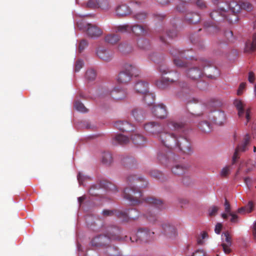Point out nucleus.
I'll use <instances>...</instances> for the list:
<instances>
[{
	"instance_id": "nucleus-1",
	"label": "nucleus",
	"mask_w": 256,
	"mask_h": 256,
	"mask_svg": "<svg viewBox=\"0 0 256 256\" xmlns=\"http://www.w3.org/2000/svg\"><path fill=\"white\" fill-rule=\"evenodd\" d=\"M166 127L172 132L162 134L160 137L162 144L168 148L176 147L184 154H192L193 150L190 140L181 134L185 128V124L168 120L166 122Z\"/></svg>"
},
{
	"instance_id": "nucleus-2",
	"label": "nucleus",
	"mask_w": 256,
	"mask_h": 256,
	"mask_svg": "<svg viewBox=\"0 0 256 256\" xmlns=\"http://www.w3.org/2000/svg\"><path fill=\"white\" fill-rule=\"evenodd\" d=\"M214 4L218 5L216 10L210 14V16L216 22H220L224 20L230 23L236 22L238 20L236 14L242 10L250 11L252 8V6L248 2L244 1H231L227 4L222 0H212Z\"/></svg>"
},
{
	"instance_id": "nucleus-3",
	"label": "nucleus",
	"mask_w": 256,
	"mask_h": 256,
	"mask_svg": "<svg viewBox=\"0 0 256 256\" xmlns=\"http://www.w3.org/2000/svg\"><path fill=\"white\" fill-rule=\"evenodd\" d=\"M123 192L124 198L132 204L137 205L144 202L152 204V206L149 207L143 216L151 222H154L158 220V214L156 212V208L160 210L164 208L163 202L161 200L152 196L144 198L142 191L134 186L126 188Z\"/></svg>"
},
{
	"instance_id": "nucleus-4",
	"label": "nucleus",
	"mask_w": 256,
	"mask_h": 256,
	"mask_svg": "<svg viewBox=\"0 0 256 256\" xmlns=\"http://www.w3.org/2000/svg\"><path fill=\"white\" fill-rule=\"evenodd\" d=\"M204 74L209 78L214 79L219 76L220 72L216 68L211 66V64L206 60L201 62L200 66L194 64L186 72L187 76L193 80H198Z\"/></svg>"
},
{
	"instance_id": "nucleus-5",
	"label": "nucleus",
	"mask_w": 256,
	"mask_h": 256,
	"mask_svg": "<svg viewBox=\"0 0 256 256\" xmlns=\"http://www.w3.org/2000/svg\"><path fill=\"white\" fill-rule=\"evenodd\" d=\"M121 230L116 226L109 227L106 234H100L94 238L91 241L92 246H102L109 244L110 240H120Z\"/></svg>"
},
{
	"instance_id": "nucleus-6",
	"label": "nucleus",
	"mask_w": 256,
	"mask_h": 256,
	"mask_svg": "<svg viewBox=\"0 0 256 256\" xmlns=\"http://www.w3.org/2000/svg\"><path fill=\"white\" fill-rule=\"evenodd\" d=\"M104 188L108 190L118 192L116 186L111 182L101 180L96 184L92 185L89 189V193L92 196L99 195L100 188Z\"/></svg>"
},
{
	"instance_id": "nucleus-7",
	"label": "nucleus",
	"mask_w": 256,
	"mask_h": 256,
	"mask_svg": "<svg viewBox=\"0 0 256 256\" xmlns=\"http://www.w3.org/2000/svg\"><path fill=\"white\" fill-rule=\"evenodd\" d=\"M136 70L135 66L126 64L124 66V70L120 72L118 75V82L122 84H126L129 82Z\"/></svg>"
},
{
	"instance_id": "nucleus-8",
	"label": "nucleus",
	"mask_w": 256,
	"mask_h": 256,
	"mask_svg": "<svg viewBox=\"0 0 256 256\" xmlns=\"http://www.w3.org/2000/svg\"><path fill=\"white\" fill-rule=\"evenodd\" d=\"M144 128L148 133L156 136L162 143L161 135L164 133H170L164 130L160 123L156 122H150L146 124Z\"/></svg>"
},
{
	"instance_id": "nucleus-9",
	"label": "nucleus",
	"mask_w": 256,
	"mask_h": 256,
	"mask_svg": "<svg viewBox=\"0 0 256 256\" xmlns=\"http://www.w3.org/2000/svg\"><path fill=\"white\" fill-rule=\"evenodd\" d=\"M154 234V232H150L148 228H141L138 230L136 236L130 237V239L132 242L134 240L136 242L140 241L146 242L152 238Z\"/></svg>"
},
{
	"instance_id": "nucleus-10",
	"label": "nucleus",
	"mask_w": 256,
	"mask_h": 256,
	"mask_svg": "<svg viewBox=\"0 0 256 256\" xmlns=\"http://www.w3.org/2000/svg\"><path fill=\"white\" fill-rule=\"evenodd\" d=\"M170 54L174 57V62L176 66L178 67H186V62L184 58L188 56L185 54V52L180 51L178 50L172 48L170 50Z\"/></svg>"
},
{
	"instance_id": "nucleus-11",
	"label": "nucleus",
	"mask_w": 256,
	"mask_h": 256,
	"mask_svg": "<svg viewBox=\"0 0 256 256\" xmlns=\"http://www.w3.org/2000/svg\"><path fill=\"white\" fill-rule=\"evenodd\" d=\"M178 79L179 74L176 72H172L167 77H164L160 80L157 81L156 85L160 88L164 89L166 88L167 84L174 83Z\"/></svg>"
},
{
	"instance_id": "nucleus-12",
	"label": "nucleus",
	"mask_w": 256,
	"mask_h": 256,
	"mask_svg": "<svg viewBox=\"0 0 256 256\" xmlns=\"http://www.w3.org/2000/svg\"><path fill=\"white\" fill-rule=\"evenodd\" d=\"M234 104L238 111V116L239 118H243L245 114L246 118V124H247L248 122L250 120L251 118L250 115V108H248L245 110L244 104L241 100H236L234 102Z\"/></svg>"
},
{
	"instance_id": "nucleus-13",
	"label": "nucleus",
	"mask_w": 256,
	"mask_h": 256,
	"mask_svg": "<svg viewBox=\"0 0 256 256\" xmlns=\"http://www.w3.org/2000/svg\"><path fill=\"white\" fill-rule=\"evenodd\" d=\"M250 137L249 134H246L244 136L242 143L238 145L236 148L235 152L232 156V163L236 162L238 159L240 158L239 152H244L247 150V146L250 144Z\"/></svg>"
},
{
	"instance_id": "nucleus-14",
	"label": "nucleus",
	"mask_w": 256,
	"mask_h": 256,
	"mask_svg": "<svg viewBox=\"0 0 256 256\" xmlns=\"http://www.w3.org/2000/svg\"><path fill=\"white\" fill-rule=\"evenodd\" d=\"M221 246L226 254H228L232 252L230 246L232 244V238L228 231L224 232L221 236Z\"/></svg>"
},
{
	"instance_id": "nucleus-15",
	"label": "nucleus",
	"mask_w": 256,
	"mask_h": 256,
	"mask_svg": "<svg viewBox=\"0 0 256 256\" xmlns=\"http://www.w3.org/2000/svg\"><path fill=\"white\" fill-rule=\"evenodd\" d=\"M256 162L254 160H249L242 162L237 171V174L242 172L244 174H248L254 170L256 168Z\"/></svg>"
},
{
	"instance_id": "nucleus-16",
	"label": "nucleus",
	"mask_w": 256,
	"mask_h": 256,
	"mask_svg": "<svg viewBox=\"0 0 256 256\" xmlns=\"http://www.w3.org/2000/svg\"><path fill=\"white\" fill-rule=\"evenodd\" d=\"M210 120L216 124L221 126L226 121V116L224 112L222 110H214L212 112L209 116Z\"/></svg>"
},
{
	"instance_id": "nucleus-17",
	"label": "nucleus",
	"mask_w": 256,
	"mask_h": 256,
	"mask_svg": "<svg viewBox=\"0 0 256 256\" xmlns=\"http://www.w3.org/2000/svg\"><path fill=\"white\" fill-rule=\"evenodd\" d=\"M87 34L91 38L99 37L102 34V30L96 25L86 24L84 28Z\"/></svg>"
},
{
	"instance_id": "nucleus-18",
	"label": "nucleus",
	"mask_w": 256,
	"mask_h": 256,
	"mask_svg": "<svg viewBox=\"0 0 256 256\" xmlns=\"http://www.w3.org/2000/svg\"><path fill=\"white\" fill-rule=\"evenodd\" d=\"M86 6L90 8H100L104 10H108L110 5L108 0H89Z\"/></svg>"
},
{
	"instance_id": "nucleus-19",
	"label": "nucleus",
	"mask_w": 256,
	"mask_h": 256,
	"mask_svg": "<svg viewBox=\"0 0 256 256\" xmlns=\"http://www.w3.org/2000/svg\"><path fill=\"white\" fill-rule=\"evenodd\" d=\"M149 28L146 25L135 24L130 25V32H132L136 36H143L149 32Z\"/></svg>"
},
{
	"instance_id": "nucleus-20",
	"label": "nucleus",
	"mask_w": 256,
	"mask_h": 256,
	"mask_svg": "<svg viewBox=\"0 0 256 256\" xmlns=\"http://www.w3.org/2000/svg\"><path fill=\"white\" fill-rule=\"evenodd\" d=\"M177 35L176 30H162L159 32L158 36L161 42L164 44H168V39H172L175 38Z\"/></svg>"
},
{
	"instance_id": "nucleus-21",
	"label": "nucleus",
	"mask_w": 256,
	"mask_h": 256,
	"mask_svg": "<svg viewBox=\"0 0 256 256\" xmlns=\"http://www.w3.org/2000/svg\"><path fill=\"white\" fill-rule=\"evenodd\" d=\"M162 234L167 238H174L177 236V232L175 227L168 223L162 225Z\"/></svg>"
},
{
	"instance_id": "nucleus-22",
	"label": "nucleus",
	"mask_w": 256,
	"mask_h": 256,
	"mask_svg": "<svg viewBox=\"0 0 256 256\" xmlns=\"http://www.w3.org/2000/svg\"><path fill=\"white\" fill-rule=\"evenodd\" d=\"M108 95L114 100H122L126 97V92L122 88L115 87L108 92Z\"/></svg>"
},
{
	"instance_id": "nucleus-23",
	"label": "nucleus",
	"mask_w": 256,
	"mask_h": 256,
	"mask_svg": "<svg viewBox=\"0 0 256 256\" xmlns=\"http://www.w3.org/2000/svg\"><path fill=\"white\" fill-rule=\"evenodd\" d=\"M154 115L159 118H164L167 116L166 107L162 104L154 106L152 110Z\"/></svg>"
},
{
	"instance_id": "nucleus-24",
	"label": "nucleus",
	"mask_w": 256,
	"mask_h": 256,
	"mask_svg": "<svg viewBox=\"0 0 256 256\" xmlns=\"http://www.w3.org/2000/svg\"><path fill=\"white\" fill-rule=\"evenodd\" d=\"M132 10L130 7L125 4L118 6L116 8V14L119 18H123L130 14Z\"/></svg>"
},
{
	"instance_id": "nucleus-25",
	"label": "nucleus",
	"mask_w": 256,
	"mask_h": 256,
	"mask_svg": "<svg viewBox=\"0 0 256 256\" xmlns=\"http://www.w3.org/2000/svg\"><path fill=\"white\" fill-rule=\"evenodd\" d=\"M96 54L100 59L105 62L110 61L113 57L112 52L102 48H98Z\"/></svg>"
},
{
	"instance_id": "nucleus-26",
	"label": "nucleus",
	"mask_w": 256,
	"mask_h": 256,
	"mask_svg": "<svg viewBox=\"0 0 256 256\" xmlns=\"http://www.w3.org/2000/svg\"><path fill=\"white\" fill-rule=\"evenodd\" d=\"M134 88L137 93L146 94L148 92V84L144 80H138L136 83Z\"/></svg>"
},
{
	"instance_id": "nucleus-27",
	"label": "nucleus",
	"mask_w": 256,
	"mask_h": 256,
	"mask_svg": "<svg viewBox=\"0 0 256 256\" xmlns=\"http://www.w3.org/2000/svg\"><path fill=\"white\" fill-rule=\"evenodd\" d=\"M128 182L129 184H136L138 182H141L142 183L138 185V186L142 188H146L148 184V182L145 179L137 175H130L128 176Z\"/></svg>"
},
{
	"instance_id": "nucleus-28",
	"label": "nucleus",
	"mask_w": 256,
	"mask_h": 256,
	"mask_svg": "<svg viewBox=\"0 0 256 256\" xmlns=\"http://www.w3.org/2000/svg\"><path fill=\"white\" fill-rule=\"evenodd\" d=\"M114 127L122 132L133 130V126L126 121L118 120L114 124Z\"/></svg>"
},
{
	"instance_id": "nucleus-29",
	"label": "nucleus",
	"mask_w": 256,
	"mask_h": 256,
	"mask_svg": "<svg viewBox=\"0 0 256 256\" xmlns=\"http://www.w3.org/2000/svg\"><path fill=\"white\" fill-rule=\"evenodd\" d=\"M188 170V166L184 164H178L172 168V174L176 176H182Z\"/></svg>"
},
{
	"instance_id": "nucleus-30",
	"label": "nucleus",
	"mask_w": 256,
	"mask_h": 256,
	"mask_svg": "<svg viewBox=\"0 0 256 256\" xmlns=\"http://www.w3.org/2000/svg\"><path fill=\"white\" fill-rule=\"evenodd\" d=\"M102 214L105 216H115L118 218L126 217V214L124 211L120 210H104L102 211Z\"/></svg>"
},
{
	"instance_id": "nucleus-31",
	"label": "nucleus",
	"mask_w": 256,
	"mask_h": 256,
	"mask_svg": "<svg viewBox=\"0 0 256 256\" xmlns=\"http://www.w3.org/2000/svg\"><path fill=\"white\" fill-rule=\"evenodd\" d=\"M185 20L188 24H195L200 20V16L196 12H188L185 15Z\"/></svg>"
},
{
	"instance_id": "nucleus-32",
	"label": "nucleus",
	"mask_w": 256,
	"mask_h": 256,
	"mask_svg": "<svg viewBox=\"0 0 256 256\" xmlns=\"http://www.w3.org/2000/svg\"><path fill=\"white\" fill-rule=\"evenodd\" d=\"M126 214V218H120L123 219L124 221L126 222L129 220H134L137 219L140 215L139 212L136 208H132L128 210V212H124Z\"/></svg>"
},
{
	"instance_id": "nucleus-33",
	"label": "nucleus",
	"mask_w": 256,
	"mask_h": 256,
	"mask_svg": "<svg viewBox=\"0 0 256 256\" xmlns=\"http://www.w3.org/2000/svg\"><path fill=\"white\" fill-rule=\"evenodd\" d=\"M172 154V152L170 151L161 150L158 154V158L162 164H166L170 160V156Z\"/></svg>"
},
{
	"instance_id": "nucleus-34",
	"label": "nucleus",
	"mask_w": 256,
	"mask_h": 256,
	"mask_svg": "<svg viewBox=\"0 0 256 256\" xmlns=\"http://www.w3.org/2000/svg\"><path fill=\"white\" fill-rule=\"evenodd\" d=\"M112 30L116 33H130V25L126 24L115 26L112 28Z\"/></svg>"
},
{
	"instance_id": "nucleus-35",
	"label": "nucleus",
	"mask_w": 256,
	"mask_h": 256,
	"mask_svg": "<svg viewBox=\"0 0 256 256\" xmlns=\"http://www.w3.org/2000/svg\"><path fill=\"white\" fill-rule=\"evenodd\" d=\"M256 49V34H254L252 37V41H248L246 43L245 51L246 52H252Z\"/></svg>"
},
{
	"instance_id": "nucleus-36",
	"label": "nucleus",
	"mask_w": 256,
	"mask_h": 256,
	"mask_svg": "<svg viewBox=\"0 0 256 256\" xmlns=\"http://www.w3.org/2000/svg\"><path fill=\"white\" fill-rule=\"evenodd\" d=\"M198 128L203 132L208 133L212 130L211 124L206 120L202 121L198 124Z\"/></svg>"
},
{
	"instance_id": "nucleus-37",
	"label": "nucleus",
	"mask_w": 256,
	"mask_h": 256,
	"mask_svg": "<svg viewBox=\"0 0 256 256\" xmlns=\"http://www.w3.org/2000/svg\"><path fill=\"white\" fill-rule=\"evenodd\" d=\"M132 115L138 122L142 120L145 118V113L142 109H134L132 111Z\"/></svg>"
},
{
	"instance_id": "nucleus-38",
	"label": "nucleus",
	"mask_w": 256,
	"mask_h": 256,
	"mask_svg": "<svg viewBox=\"0 0 256 256\" xmlns=\"http://www.w3.org/2000/svg\"><path fill=\"white\" fill-rule=\"evenodd\" d=\"M120 38L118 34H110L105 36V41L110 44H114L120 40Z\"/></svg>"
},
{
	"instance_id": "nucleus-39",
	"label": "nucleus",
	"mask_w": 256,
	"mask_h": 256,
	"mask_svg": "<svg viewBox=\"0 0 256 256\" xmlns=\"http://www.w3.org/2000/svg\"><path fill=\"white\" fill-rule=\"evenodd\" d=\"M114 140L116 143L122 145L126 144L130 142L129 138L122 134L116 135L114 138Z\"/></svg>"
},
{
	"instance_id": "nucleus-40",
	"label": "nucleus",
	"mask_w": 256,
	"mask_h": 256,
	"mask_svg": "<svg viewBox=\"0 0 256 256\" xmlns=\"http://www.w3.org/2000/svg\"><path fill=\"white\" fill-rule=\"evenodd\" d=\"M131 140L136 146H140L146 141L144 138L139 134H134L132 136Z\"/></svg>"
},
{
	"instance_id": "nucleus-41",
	"label": "nucleus",
	"mask_w": 256,
	"mask_h": 256,
	"mask_svg": "<svg viewBox=\"0 0 256 256\" xmlns=\"http://www.w3.org/2000/svg\"><path fill=\"white\" fill-rule=\"evenodd\" d=\"M113 162L112 154L109 152H104L102 155V162L106 165L109 166Z\"/></svg>"
},
{
	"instance_id": "nucleus-42",
	"label": "nucleus",
	"mask_w": 256,
	"mask_h": 256,
	"mask_svg": "<svg viewBox=\"0 0 256 256\" xmlns=\"http://www.w3.org/2000/svg\"><path fill=\"white\" fill-rule=\"evenodd\" d=\"M195 0H180L182 4H179L176 7V10L180 12H186V8L185 5L188 4L192 3Z\"/></svg>"
},
{
	"instance_id": "nucleus-43",
	"label": "nucleus",
	"mask_w": 256,
	"mask_h": 256,
	"mask_svg": "<svg viewBox=\"0 0 256 256\" xmlns=\"http://www.w3.org/2000/svg\"><path fill=\"white\" fill-rule=\"evenodd\" d=\"M144 94V100L148 106H150L154 103L155 96L153 94L150 93L148 92L146 94Z\"/></svg>"
},
{
	"instance_id": "nucleus-44",
	"label": "nucleus",
	"mask_w": 256,
	"mask_h": 256,
	"mask_svg": "<svg viewBox=\"0 0 256 256\" xmlns=\"http://www.w3.org/2000/svg\"><path fill=\"white\" fill-rule=\"evenodd\" d=\"M254 208V204L252 202H249L248 204L243 207H241L238 210V212L239 214H245L250 212Z\"/></svg>"
},
{
	"instance_id": "nucleus-45",
	"label": "nucleus",
	"mask_w": 256,
	"mask_h": 256,
	"mask_svg": "<svg viewBox=\"0 0 256 256\" xmlns=\"http://www.w3.org/2000/svg\"><path fill=\"white\" fill-rule=\"evenodd\" d=\"M138 47L142 50H148L150 46V42L148 40L145 38L140 39L138 42Z\"/></svg>"
},
{
	"instance_id": "nucleus-46",
	"label": "nucleus",
	"mask_w": 256,
	"mask_h": 256,
	"mask_svg": "<svg viewBox=\"0 0 256 256\" xmlns=\"http://www.w3.org/2000/svg\"><path fill=\"white\" fill-rule=\"evenodd\" d=\"M74 107L78 111L82 112H86L88 111L84 106L79 100H76L74 102Z\"/></svg>"
},
{
	"instance_id": "nucleus-47",
	"label": "nucleus",
	"mask_w": 256,
	"mask_h": 256,
	"mask_svg": "<svg viewBox=\"0 0 256 256\" xmlns=\"http://www.w3.org/2000/svg\"><path fill=\"white\" fill-rule=\"evenodd\" d=\"M96 76V72L94 69L88 70L86 72V78L89 81L95 80Z\"/></svg>"
},
{
	"instance_id": "nucleus-48",
	"label": "nucleus",
	"mask_w": 256,
	"mask_h": 256,
	"mask_svg": "<svg viewBox=\"0 0 256 256\" xmlns=\"http://www.w3.org/2000/svg\"><path fill=\"white\" fill-rule=\"evenodd\" d=\"M133 18L135 20L141 22L147 18V14L145 12H139L134 14Z\"/></svg>"
},
{
	"instance_id": "nucleus-49",
	"label": "nucleus",
	"mask_w": 256,
	"mask_h": 256,
	"mask_svg": "<svg viewBox=\"0 0 256 256\" xmlns=\"http://www.w3.org/2000/svg\"><path fill=\"white\" fill-rule=\"evenodd\" d=\"M219 210V208L216 206H213L211 207H210L208 210V215L210 216H215L218 211Z\"/></svg>"
},
{
	"instance_id": "nucleus-50",
	"label": "nucleus",
	"mask_w": 256,
	"mask_h": 256,
	"mask_svg": "<svg viewBox=\"0 0 256 256\" xmlns=\"http://www.w3.org/2000/svg\"><path fill=\"white\" fill-rule=\"evenodd\" d=\"M148 173L152 177L156 178H160L162 176V174L158 170H150Z\"/></svg>"
},
{
	"instance_id": "nucleus-51",
	"label": "nucleus",
	"mask_w": 256,
	"mask_h": 256,
	"mask_svg": "<svg viewBox=\"0 0 256 256\" xmlns=\"http://www.w3.org/2000/svg\"><path fill=\"white\" fill-rule=\"evenodd\" d=\"M208 234L205 232H202V234H201V236H200L197 239L198 244L200 245L204 243L203 240L204 238H208Z\"/></svg>"
},
{
	"instance_id": "nucleus-52",
	"label": "nucleus",
	"mask_w": 256,
	"mask_h": 256,
	"mask_svg": "<svg viewBox=\"0 0 256 256\" xmlns=\"http://www.w3.org/2000/svg\"><path fill=\"white\" fill-rule=\"evenodd\" d=\"M194 2L196 6L198 8L200 9H204L206 8V3L204 0H195Z\"/></svg>"
},
{
	"instance_id": "nucleus-53",
	"label": "nucleus",
	"mask_w": 256,
	"mask_h": 256,
	"mask_svg": "<svg viewBox=\"0 0 256 256\" xmlns=\"http://www.w3.org/2000/svg\"><path fill=\"white\" fill-rule=\"evenodd\" d=\"M88 43L86 40H82L79 44L78 51L80 52H82L84 49L88 46Z\"/></svg>"
},
{
	"instance_id": "nucleus-54",
	"label": "nucleus",
	"mask_w": 256,
	"mask_h": 256,
	"mask_svg": "<svg viewBox=\"0 0 256 256\" xmlns=\"http://www.w3.org/2000/svg\"><path fill=\"white\" fill-rule=\"evenodd\" d=\"M224 35L228 40L230 42H233L234 40V38L233 36V32L231 30H226L224 32Z\"/></svg>"
},
{
	"instance_id": "nucleus-55",
	"label": "nucleus",
	"mask_w": 256,
	"mask_h": 256,
	"mask_svg": "<svg viewBox=\"0 0 256 256\" xmlns=\"http://www.w3.org/2000/svg\"><path fill=\"white\" fill-rule=\"evenodd\" d=\"M84 66V62L81 60H78L75 64L74 71L78 72Z\"/></svg>"
},
{
	"instance_id": "nucleus-56",
	"label": "nucleus",
	"mask_w": 256,
	"mask_h": 256,
	"mask_svg": "<svg viewBox=\"0 0 256 256\" xmlns=\"http://www.w3.org/2000/svg\"><path fill=\"white\" fill-rule=\"evenodd\" d=\"M230 166H226L220 172V175L222 177H226L230 174Z\"/></svg>"
},
{
	"instance_id": "nucleus-57",
	"label": "nucleus",
	"mask_w": 256,
	"mask_h": 256,
	"mask_svg": "<svg viewBox=\"0 0 256 256\" xmlns=\"http://www.w3.org/2000/svg\"><path fill=\"white\" fill-rule=\"evenodd\" d=\"M244 182L248 188L252 186L253 180L250 177H246L244 178Z\"/></svg>"
},
{
	"instance_id": "nucleus-58",
	"label": "nucleus",
	"mask_w": 256,
	"mask_h": 256,
	"mask_svg": "<svg viewBox=\"0 0 256 256\" xmlns=\"http://www.w3.org/2000/svg\"><path fill=\"white\" fill-rule=\"evenodd\" d=\"M206 252L202 250H198L192 253V256H205Z\"/></svg>"
},
{
	"instance_id": "nucleus-59",
	"label": "nucleus",
	"mask_w": 256,
	"mask_h": 256,
	"mask_svg": "<svg viewBox=\"0 0 256 256\" xmlns=\"http://www.w3.org/2000/svg\"><path fill=\"white\" fill-rule=\"evenodd\" d=\"M245 87H246V83L242 82L240 84L239 88L237 91L238 95L240 96L242 94L243 90H244Z\"/></svg>"
},
{
	"instance_id": "nucleus-60",
	"label": "nucleus",
	"mask_w": 256,
	"mask_h": 256,
	"mask_svg": "<svg viewBox=\"0 0 256 256\" xmlns=\"http://www.w3.org/2000/svg\"><path fill=\"white\" fill-rule=\"evenodd\" d=\"M224 209H225V212L226 213L229 214L230 212H231L230 206L229 202L228 201V200L226 199L225 200Z\"/></svg>"
},
{
	"instance_id": "nucleus-61",
	"label": "nucleus",
	"mask_w": 256,
	"mask_h": 256,
	"mask_svg": "<svg viewBox=\"0 0 256 256\" xmlns=\"http://www.w3.org/2000/svg\"><path fill=\"white\" fill-rule=\"evenodd\" d=\"M228 215L231 216L230 222L232 223H236L238 222V216L230 212Z\"/></svg>"
},
{
	"instance_id": "nucleus-62",
	"label": "nucleus",
	"mask_w": 256,
	"mask_h": 256,
	"mask_svg": "<svg viewBox=\"0 0 256 256\" xmlns=\"http://www.w3.org/2000/svg\"><path fill=\"white\" fill-rule=\"evenodd\" d=\"M157 2L162 6L168 5L172 0H156Z\"/></svg>"
},
{
	"instance_id": "nucleus-63",
	"label": "nucleus",
	"mask_w": 256,
	"mask_h": 256,
	"mask_svg": "<svg viewBox=\"0 0 256 256\" xmlns=\"http://www.w3.org/2000/svg\"><path fill=\"white\" fill-rule=\"evenodd\" d=\"M86 178V177L83 176L81 173H78V180L80 184H82L83 181Z\"/></svg>"
},
{
	"instance_id": "nucleus-64",
	"label": "nucleus",
	"mask_w": 256,
	"mask_h": 256,
	"mask_svg": "<svg viewBox=\"0 0 256 256\" xmlns=\"http://www.w3.org/2000/svg\"><path fill=\"white\" fill-rule=\"evenodd\" d=\"M252 233L254 239L256 240V222H255L253 224L252 228Z\"/></svg>"
}]
</instances>
